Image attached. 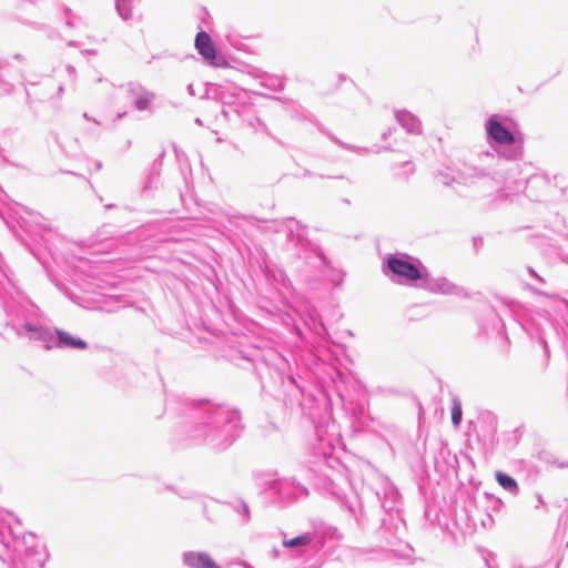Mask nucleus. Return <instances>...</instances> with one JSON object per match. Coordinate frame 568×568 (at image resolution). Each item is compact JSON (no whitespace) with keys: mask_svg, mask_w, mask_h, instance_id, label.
I'll return each instance as SVG.
<instances>
[{"mask_svg":"<svg viewBox=\"0 0 568 568\" xmlns=\"http://www.w3.org/2000/svg\"><path fill=\"white\" fill-rule=\"evenodd\" d=\"M422 263L405 254H389L383 265L384 274L397 284L419 282L424 271Z\"/></svg>","mask_w":568,"mask_h":568,"instance_id":"nucleus-1","label":"nucleus"},{"mask_svg":"<svg viewBox=\"0 0 568 568\" xmlns=\"http://www.w3.org/2000/svg\"><path fill=\"white\" fill-rule=\"evenodd\" d=\"M23 329L30 334L31 338L42 341L47 348L60 347V348H79L83 349L87 347V343L71 334L60 329H49L41 326H34L32 324H26Z\"/></svg>","mask_w":568,"mask_h":568,"instance_id":"nucleus-2","label":"nucleus"},{"mask_svg":"<svg viewBox=\"0 0 568 568\" xmlns=\"http://www.w3.org/2000/svg\"><path fill=\"white\" fill-rule=\"evenodd\" d=\"M194 44L199 54L209 65L215 68H225L229 65L226 59L216 52L212 39L206 32H199L195 37Z\"/></svg>","mask_w":568,"mask_h":568,"instance_id":"nucleus-3","label":"nucleus"},{"mask_svg":"<svg viewBox=\"0 0 568 568\" xmlns=\"http://www.w3.org/2000/svg\"><path fill=\"white\" fill-rule=\"evenodd\" d=\"M416 286L430 291L433 293L452 294L455 292V285L445 277H433L424 268L422 278Z\"/></svg>","mask_w":568,"mask_h":568,"instance_id":"nucleus-4","label":"nucleus"},{"mask_svg":"<svg viewBox=\"0 0 568 568\" xmlns=\"http://www.w3.org/2000/svg\"><path fill=\"white\" fill-rule=\"evenodd\" d=\"M486 132L489 139L498 144L508 145L514 142V135L501 125L496 115H491L486 122Z\"/></svg>","mask_w":568,"mask_h":568,"instance_id":"nucleus-5","label":"nucleus"},{"mask_svg":"<svg viewBox=\"0 0 568 568\" xmlns=\"http://www.w3.org/2000/svg\"><path fill=\"white\" fill-rule=\"evenodd\" d=\"M182 562L187 568H221L214 559L204 551H185Z\"/></svg>","mask_w":568,"mask_h":568,"instance_id":"nucleus-6","label":"nucleus"},{"mask_svg":"<svg viewBox=\"0 0 568 568\" xmlns=\"http://www.w3.org/2000/svg\"><path fill=\"white\" fill-rule=\"evenodd\" d=\"M129 92L134 99V105L138 110L144 111L149 109L150 103L154 97L153 93L148 92L144 88L136 83L130 84Z\"/></svg>","mask_w":568,"mask_h":568,"instance_id":"nucleus-7","label":"nucleus"},{"mask_svg":"<svg viewBox=\"0 0 568 568\" xmlns=\"http://www.w3.org/2000/svg\"><path fill=\"white\" fill-rule=\"evenodd\" d=\"M396 121L408 132L413 134L420 133L422 123L413 113L400 110L395 113Z\"/></svg>","mask_w":568,"mask_h":568,"instance_id":"nucleus-8","label":"nucleus"},{"mask_svg":"<svg viewBox=\"0 0 568 568\" xmlns=\"http://www.w3.org/2000/svg\"><path fill=\"white\" fill-rule=\"evenodd\" d=\"M315 532L307 531L292 539H284L283 546L285 548L301 549V551H303L315 540Z\"/></svg>","mask_w":568,"mask_h":568,"instance_id":"nucleus-9","label":"nucleus"},{"mask_svg":"<svg viewBox=\"0 0 568 568\" xmlns=\"http://www.w3.org/2000/svg\"><path fill=\"white\" fill-rule=\"evenodd\" d=\"M487 175H488V173L485 170L479 169L477 166H469V168H466L460 173L459 178L464 183L469 184V183H474L475 180L483 179Z\"/></svg>","mask_w":568,"mask_h":568,"instance_id":"nucleus-10","label":"nucleus"},{"mask_svg":"<svg viewBox=\"0 0 568 568\" xmlns=\"http://www.w3.org/2000/svg\"><path fill=\"white\" fill-rule=\"evenodd\" d=\"M496 480L507 491L511 493L513 495L518 494V491H519L518 484L513 477H510L507 474H504L501 471H497Z\"/></svg>","mask_w":568,"mask_h":568,"instance_id":"nucleus-11","label":"nucleus"},{"mask_svg":"<svg viewBox=\"0 0 568 568\" xmlns=\"http://www.w3.org/2000/svg\"><path fill=\"white\" fill-rule=\"evenodd\" d=\"M115 7L122 19L128 20L131 18V4L129 0H116Z\"/></svg>","mask_w":568,"mask_h":568,"instance_id":"nucleus-12","label":"nucleus"},{"mask_svg":"<svg viewBox=\"0 0 568 568\" xmlns=\"http://www.w3.org/2000/svg\"><path fill=\"white\" fill-rule=\"evenodd\" d=\"M452 420L455 426H458L462 420V406L457 399L454 400V405L452 408Z\"/></svg>","mask_w":568,"mask_h":568,"instance_id":"nucleus-13","label":"nucleus"},{"mask_svg":"<svg viewBox=\"0 0 568 568\" xmlns=\"http://www.w3.org/2000/svg\"><path fill=\"white\" fill-rule=\"evenodd\" d=\"M537 503L540 504V505L544 504V499H542L540 494L537 495Z\"/></svg>","mask_w":568,"mask_h":568,"instance_id":"nucleus-14","label":"nucleus"},{"mask_svg":"<svg viewBox=\"0 0 568 568\" xmlns=\"http://www.w3.org/2000/svg\"><path fill=\"white\" fill-rule=\"evenodd\" d=\"M530 273L535 275V277H537L539 281H542L541 277L538 276V274H536L532 270H530Z\"/></svg>","mask_w":568,"mask_h":568,"instance_id":"nucleus-15","label":"nucleus"},{"mask_svg":"<svg viewBox=\"0 0 568 568\" xmlns=\"http://www.w3.org/2000/svg\"><path fill=\"white\" fill-rule=\"evenodd\" d=\"M535 293L545 295V293H541L540 291H535ZM546 296H548V295L546 294Z\"/></svg>","mask_w":568,"mask_h":568,"instance_id":"nucleus-16","label":"nucleus"}]
</instances>
